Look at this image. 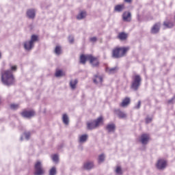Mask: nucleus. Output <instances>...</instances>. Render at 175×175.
I'll list each match as a JSON object with an SVG mask.
<instances>
[{"label":"nucleus","mask_w":175,"mask_h":175,"mask_svg":"<svg viewBox=\"0 0 175 175\" xmlns=\"http://www.w3.org/2000/svg\"><path fill=\"white\" fill-rule=\"evenodd\" d=\"M1 81L4 85H13L14 84L16 79H14V75L10 70H4L1 72Z\"/></svg>","instance_id":"1"},{"label":"nucleus","mask_w":175,"mask_h":175,"mask_svg":"<svg viewBox=\"0 0 175 175\" xmlns=\"http://www.w3.org/2000/svg\"><path fill=\"white\" fill-rule=\"evenodd\" d=\"M129 51V47H116L112 50V58H122Z\"/></svg>","instance_id":"2"},{"label":"nucleus","mask_w":175,"mask_h":175,"mask_svg":"<svg viewBox=\"0 0 175 175\" xmlns=\"http://www.w3.org/2000/svg\"><path fill=\"white\" fill-rule=\"evenodd\" d=\"M87 129L92 131L99 128L101 125H103V117L100 116L97 119L87 122Z\"/></svg>","instance_id":"3"},{"label":"nucleus","mask_w":175,"mask_h":175,"mask_svg":"<svg viewBox=\"0 0 175 175\" xmlns=\"http://www.w3.org/2000/svg\"><path fill=\"white\" fill-rule=\"evenodd\" d=\"M38 40V36L36 35H32L31 37L30 40L25 41L23 44L24 49L27 51H31V50L33 49V48L35 46V43H36V41Z\"/></svg>","instance_id":"4"},{"label":"nucleus","mask_w":175,"mask_h":175,"mask_svg":"<svg viewBox=\"0 0 175 175\" xmlns=\"http://www.w3.org/2000/svg\"><path fill=\"white\" fill-rule=\"evenodd\" d=\"M142 85V77L140 75H134L131 85V88L133 91H137Z\"/></svg>","instance_id":"5"},{"label":"nucleus","mask_w":175,"mask_h":175,"mask_svg":"<svg viewBox=\"0 0 175 175\" xmlns=\"http://www.w3.org/2000/svg\"><path fill=\"white\" fill-rule=\"evenodd\" d=\"M44 169L42 165V162L37 161L34 165V175H44Z\"/></svg>","instance_id":"6"},{"label":"nucleus","mask_w":175,"mask_h":175,"mask_svg":"<svg viewBox=\"0 0 175 175\" xmlns=\"http://www.w3.org/2000/svg\"><path fill=\"white\" fill-rule=\"evenodd\" d=\"M167 166V162L163 159H159L156 163V167L158 169V170H165Z\"/></svg>","instance_id":"7"},{"label":"nucleus","mask_w":175,"mask_h":175,"mask_svg":"<svg viewBox=\"0 0 175 175\" xmlns=\"http://www.w3.org/2000/svg\"><path fill=\"white\" fill-rule=\"evenodd\" d=\"M87 61H90V62H92V61H96L95 58H94V56L92 55H81L80 57V62L81 64H83V65L85 64V62Z\"/></svg>","instance_id":"8"},{"label":"nucleus","mask_w":175,"mask_h":175,"mask_svg":"<svg viewBox=\"0 0 175 175\" xmlns=\"http://www.w3.org/2000/svg\"><path fill=\"white\" fill-rule=\"evenodd\" d=\"M139 140L143 146H146L148 144V142H150V135L146 133L142 134L141 135Z\"/></svg>","instance_id":"9"},{"label":"nucleus","mask_w":175,"mask_h":175,"mask_svg":"<svg viewBox=\"0 0 175 175\" xmlns=\"http://www.w3.org/2000/svg\"><path fill=\"white\" fill-rule=\"evenodd\" d=\"M116 124L114 123H109L105 126V130L107 133H114L116 132Z\"/></svg>","instance_id":"10"},{"label":"nucleus","mask_w":175,"mask_h":175,"mask_svg":"<svg viewBox=\"0 0 175 175\" xmlns=\"http://www.w3.org/2000/svg\"><path fill=\"white\" fill-rule=\"evenodd\" d=\"M26 16L30 20H33V18H35V17L36 16V10H35V9L27 10L26 12Z\"/></svg>","instance_id":"11"},{"label":"nucleus","mask_w":175,"mask_h":175,"mask_svg":"<svg viewBox=\"0 0 175 175\" xmlns=\"http://www.w3.org/2000/svg\"><path fill=\"white\" fill-rule=\"evenodd\" d=\"M21 114L25 118H31L35 116V111H24Z\"/></svg>","instance_id":"12"},{"label":"nucleus","mask_w":175,"mask_h":175,"mask_svg":"<svg viewBox=\"0 0 175 175\" xmlns=\"http://www.w3.org/2000/svg\"><path fill=\"white\" fill-rule=\"evenodd\" d=\"M132 14L130 12H124L122 14L123 21H126V23L131 22Z\"/></svg>","instance_id":"13"},{"label":"nucleus","mask_w":175,"mask_h":175,"mask_svg":"<svg viewBox=\"0 0 175 175\" xmlns=\"http://www.w3.org/2000/svg\"><path fill=\"white\" fill-rule=\"evenodd\" d=\"M115 114H116L118 118H120V119L126 118V117H128V115H126V113L121 111V109L115 110Z\"/></svg>","instance_id":"14"},{"label":"nucleus","mask_w":175,"mask_h":175,"mask_svg":"<svg viewBox=\"0 0 175 175\" xmlns=\"http://www.w3.org/2000/svg\"><path fill=\"white\" fill-rule=\"evenodd\" d=\"M131 103V98L129 97H126L124 99L122 100V103H120V106L121 107H126Z\"/></svg>","instance_id":"15"},{"label":"nucleus","mask_w":175,"mask_h":175,"mask_svg":"<svg viewBox=\"0 0 175 175\" xmlns=\"http://www.w3.org/2000/svg\"><path fill=\"white\" fill-rule=\"evenodd\" d=\"M159 28H161V23H156L151 29V33H158L159 32Z\"/></svg>","instance_id":"16"},{"label":"nucleus","mask_w":175,"mask_h":175,"mask_svg":"<svg viewBox=\"0 0 175 175\" xmlns=\"http://www.w3.org/2000/svg\"><path fill=\"white\" fill-rule=\"evenodd\" d=\"M83 167L85 170H91V169L94 168V162L88 161L83 164Z\"/></svg>","instance_id":"17"},{"label":"nucleus","mask_w":175,"mask_h":175,"mask_svg":"<svg viewBox=\"0 0 175 175\" xmlns=\"http://www.w3.org/2000/svg\"><path fill=\"white\" fill-rule=\"evenodd\" d=\"M93 81L94 84H98L100 85L103 81V78L100 76L95 75L94 78L93 79Z\"/></svg>","instance_id":"18"},{"label":"nucleus","mask_w":175,"mask_h":175,"mask_svg":"<svg viewBox=\"0 0 175 175\" xmlns=\"http://www.w3.org/2000/svg\"><path fill=\"white\" fill-rule=\"evenodd\" d=\"M107 73H109V75H114V73H117L118 72V68L117 66L113 68H106Z\"/></svg>","instance_id":"19"},{"label":"nucleus","mask_w":175,"mask_h":175,"mask_svg":"<svg viewBox=\"0 0 175 175\" xmlns=\"http://www.w3.org/2000/svg\"><path fill=\"white\" fill-rule=\"evenodd\" d=\"M125 9V5L124 4L117 5L114 8V12L118 13H121Z\"/></svg>","instance_id":"20"},{"label":"nucleus","mask_w":175,"mask_h":175,"mask_svg":"<svg viewBox=\"0 0 175 175\" xmlns=\"http://www.w3.org/2000/svg\"><path fill=\"white\" fill-rule=\"evenodd\" d=\"M88 140V134H83L79 137V143H85Z\"/></svg>","instance_id":"21"},{"label":"nucleus","mask_w":175,"mask_h":175,"mask_svg":"<svg viewBox=\"0 0 175 175\" xmlns=\"http://www.w3.org/2000/svg\"><path fill=\"white\" fill-rule=\"evenodd\" d=\"M62 121L65 125H69V116H68V114H63Z\"/></svg>","instance_id":"22"},{"label":"nucleus","mask_w":175,"mask_h":175,"mask_svg":"<svg viewBox=\"0 0 175 175\" xmlns=\"http://www.w3.org/2000/svg\"><path fill=\"white\" fill-rule=\"evenodd\" d=\"M78 81L77 79L71 80L70 81V87L71 90H76V85H77Z\"/></svg>","instance_id":"23"},{"label":"nucleus","mask_w":175,"mask_h":175,"mask_svg":"<svg viewBox=\"0 0 175 175\" xmlns=\"http://www.w3.org/2000/svg\"><path fill=\"white\" fill-rule=\"evenodd\" d=\"M85 16H87V13L84 11H82L78 14L77 18V20H83V18H85Z\"/></svg>","instance_id":"24"},{"label":"nucleus","mask_w":175,"mask_h":175,"mask_svg":"<svg viewBox=\"0 0 175 175\" xmlns=\"http://www.w3.org/2000/svg\"><path fill=\"white\" fill-rule=\"evenodd\" d=\"M127 38H128V35H126V33H125L124 32H122L118 34V38L120 40H125V39H126Z\"/></svg>","instance_id":"25"},{"label":"nucleus","mask_w":175,"mask_h":175,"mask_svg":"<svg viewBox=\"0 0 175 175\" xmlns=\"http://www.w3.org/2000/svg\"><path fill=\"white\" fill-rule=\"evenodd\" d=\"M93 58L95 59V60H93L90 64L92 65V66H98L99 65V61L98 60V58L93 56Z\"/></svg>","instance_id":"26"},{"label":"nucleus","mask_w":175,"mask_h":175,"mask_svg":"<svg viewBox=\"0 0 175 175\" xmlns=\"http://www.w3.org/2000/svg\"><path fill=\"white\" fill-rule=\"evenodd\" d=\"M49 175H57V168L55 167H53L49 170Z\"/></svg>","instance_id":"27"},{"label":"nucleus","mask_w":175,"mask_h":175,"mask_svg":"<svg viewBox=\"0 0 175 175\" xmlns=\"http://www.w3.org/2000/svg\"><path fill=\"white\" fill-rule=\"evenodd\" d=\"M105 154H101L98 156V163H102L103 162L105 161Z\"/></svg>","instance_id":"28"},{"label":"nucleus","mask_w":175,"mask_h":175,"mask_svg":"<svg viewBox=\"0 0 175 175\" xmlns=\"http://www.w3.org/2000/svg\"><path fill=\"white\" fill-rule=\"evenodd\" d=\"M55 53L57 55H59V54H61V46H57L55 49Z\"/></svg>","instance_id":"29"},{"label":"nucleus","mask_w":175,"mask_h":175,"mask_svg":"<svg viewBox=\"0 0 175 175\" xmlns=\"http://www.w3.org/2000/svg\"><path fill=\"white\" fill-rule=\"evenodd\" d=\"M18 107H20L18 104H11L10 105V109L11 110H17V109H18Z\"/></svg>","instance_id":"30"},{"label":"nucleus","mask_w":175,"mask_h":175,"mask_svg":"<svg viewBox=\"0 0 175 175\" xmlns=\"http://www.w3.org/2000/svg\"><path fill=\"white\" fill-rule=\"evenodd\" d=\"M52 159H53V162H55V163H58V161L59 159V157H58V154H54L52 157Z\"/></svg>","instance_id":"31"},{"label":"nucleus","mask_w":175,"mask_h":175,"mask_svg":"<svg viewBox=\"0 0 175 175\" xmlns=\"http://www.w3.org/2000/svg\"><path fill=\"white\" fill-rule=\"evenodd\" d=\"M61 76H64V73L62 72V70H59L56 71L55 77H61Z\"/></svg>","instance_id":"32"},{"label":"nucleus","mask_w":175,"mask_h":175,"mask_svg":"<svg viewBox=\"0 0 175 175\" xmlns=\"http://www.w3.org/2000/svg\"><path fill=\"white\" fill-rule=\"evenodd\" d=\"M10 70L12 73H13V72H16V70H17V66L10 65Z\"/></svg>","instance_id":"33"},{"label":"nucleus","mask_w":175,"mask_h":175,"mask_svg":"<svg viewBox=\"0 0 175 175\" xmlns=\"http://www.w3.org/2000/svg\"><path fill=\"white\" fill-rule=\"evenodd\" d=\"M68 42L71 44H73V43H75V37L73 36H70L68 37Z\"/></svg>","instance_id":"34"},{"label":"nucleus","mask_w":175,"mask_h":175,"mask_svg":"<svg viewBox=\"0 0 175 175\" xmlns=\"http://www.w3.org/2000/svg\"><path fill=\"white\" fill-rule=\"evenodd\" d=\"M163 25H165V27H166V28H172L173 23H166V22H164Z\"/></svg>","instance_id":"35"},{"label":"nucleus","mask_w":175,"mask_h":175,"mask_svg":"<svg viewBox=\"0 0 175 175\" xmlns=\"http://www.w3.org/2000/svg\"><path fill=\"white\" fill-rule=\"evenodd\" d=\"M116 173L117 174H122V170L121 169V167H116Z\"/></svg>","instance_id":"36"},{"label":"nucleus","mask_w":175,"mask_h":175,"mask_svg":"<svg viewBox=\"0 0 175 175\" xmlns=\"http://www.w3.org/2000/svg\"><path fill=\"white\" fill-rule=\"evenodd\" d=\"M26 140H29V137H31V133L25 132L24 133Z\"/></svg>","instance_id":"37"},{"label":"nucleus","mask_w":175,"mask_h":175,"mask_svg":"<svg viewBox=\"0 0 175 175\" xmlns=\"http://www.w3.org/2000/svg\"><path fill=\"white\" fill-rule=\"evenodd\" d=\"M98 40V38L96 37H92L90 38V42L92 43H95Z\"/></svg>","instance_id":"38"},{"label":"nucleus","mask_w":175,"mask_h":175,"mask_svg":"<svg viewBox=\"0 0 175 175\" xmlns=\"http://www.w3.org/2000/svg\"><path fill=\"white\" fill-rule=\"evenodd\" d=\"M152 121V118L147 117L146 118V124H150Z\"/></svg>","instance_id":"39"},{"label":"nucleus","mask_w":175,"mask_h":175,"mask_svg":"<svg viewBox=\"0 0 175 175\" xmlns=\"http://www.w3.org/2000/svg\"><path fill=\"white\" fill-rule=\"evenodd\" d=\"M140 106H142V101H138V104L135 106V109H140Z\"/></svg>","instance_id":"40"},{"label":"nucleus","mask_w":175,"mask_h":175,"mask_svg":"<svg viewBox=\"0 0 175 175\" xmlns=\"http://www.w3.org/2000/svg\"><path fill=\"white\" fill-rule=\"evenodd\" d=\"M133 0H124V2H126V3H132V1Z\"/></svg>","instance_id":"41"},{"label":"nucleus","mask_w":175,"mask_h":175,"mask_svg":"<svg viewBox=\"0 0 175 175\" xmlns=\"http://www.w3.org/2000/svg\"><path fill=\"white\" fill-rule=\"evenodd\" d=\"M173 100H174V97H173L172 98L168 100V103H173Z\"/></svg>","instance_id":"42"},{"label":"nucleus","mask_w":175,"mask_h":175,"mask_svg":"<svg viewBox=\"0 0 175 175\" xmlns=\"http://www.w3.org/2000/svg\"><path fill=\"white\" fill-rule=\"evenodd\" d=\"M2 58V53L0 52V59Z\"/></svg>","instance_id":"43"},{"label":"nucleus","mask_w":175,"mask_h":175,"mask_svg":"<svg viewBox=\"0 0 175 175\" xmlns=\"http://www.w3.org/2000/svg\"><path fill=\"white\" fill-rule=\"evenodd\" d=\"M21 140H23V137H21Z\"/></svg>","instance_id":"44"}]
</instances>
